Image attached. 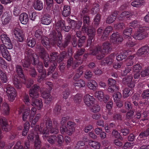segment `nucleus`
I'll list each match as a JSON object with an SVG mask.
<instances>
[{
  "label": "nucleus",
  "instance_id": "32",
  "mask_svg": "<svg viewBox=\"0 0 149 149\" xmlns=\"http://www.w3.org/2000/svg\"><path fill=\"white\" fill-rule=\"evenodd\" d=\"M70 13V9L68 6H64L62 12V15L65 17L68 16Z\"/></svg>",
  "mask_w": 149,
  "mask_h": 149
},
{
  "label": "nucleus",
  "instance_id": "27",
  "mask_svg": "<svg viewBox=\"0 0 149 149\" xmlns=\"http://www.w3.org/2000/svg\"><path fill=\"white\" fill-rule=\"evenodd\" d=\"M40 93L44 99L45 103H50L52 100L50 95L49 93H46L45 92L42 93V90H40Z\"/></svg>",
  "mask_w": 149,
  "mask_h": 149
},
{
  "label": "nucleus",
  "instance_id": "47",
  "mask_svg": "<svg viewBox=\"0 0 149 149\" xmlns=\"http://www.w3.org/2000/svg\"><path fill=\"white\" fill-rule=\"evenodd\" d=\"M56 137L54 135H53L51 136H49L47 139L48 141L50 143L53 144L55 141H56Z\"/></svg>",
  "mask_w": 149,
  "mask_h": 149
},
{
  "label": "nucleus",
  "instance_id": "21",
  "mask_svg": "<svg viewBox=\"0 0 149 149\" xmlns=\"http://www.w3.org/2000/svg\"><path fill=\"white\" fill-rule=\"evenodd\" d=\"M19 19L22 24H26L29 21L28 15L25 13H22L19 15Z\"/></svg>",
  "mask_w": 149,
  "mask_h": 149
},
{
  "label": "nucleus",
  "instance_id": "50",
  "mask_svg": "<svg viewBox=\"0 0 149 149\" xmlns=\"http://www.w3.org/2000/svg\"><path fill=\"white\" fill-rule=\"evenodd\" d=\"M112 27L111 26H108L105 29L104 32L103 33V35L102 36H104V34H105L106 35V37H107L108 35L109 34V33L112 31Z\"/></svg>",
  "mask_w": 149,
  "mask_h": 149
},
{
  "label": "nucleus",
  "instance_id": "38",
  "mask_svg": "<svg viewBox=\"0 0 149 149\" xmlns=\"http://www.w3.org/2000/svg\"><path fill=\"white\" fill-rule=\"evenodd\" d=\"M30 125L28 122H26L24 124V128L22 133V135L23 136H26L29 130Z\"/></svg>",
  "mask_w": 149,
  "mask_h": 149
},
{
  "label": "nucleus",
  "instance_id": "7",
  "mask_svg": "<svg viewBox=\"0 0 149 149\" xmlns=\"http://www.w3.org/2000/svg\"><path fill=\"white\" fill-rule=\"evenodd\" d=\"M102 48L103 50L99 46L97 47L95 49L91 51L90 54L95 55L97 54V58L99 60L101 59L104 56V52H108L110 48V44L108 42L104 43L102 45Z\"/></svg>",
  "mask_w": 149,
  "mask_h": 149
},
{
  "label": "nucleus",
  "instance_id": "15",
  "mask_svg": "<svg viewBox=\"0 0 149 149\" xmlns=\"http://www.w3.org/2000/svg\"><path fill=\"white\" fill-rule=\"evenodd\" d=\"M0 39L3 44L6 45V46L8 49H11L13 48V46L9 38L5 34L1 35Z\"/></svg>",
  "mask_w": 149,
  "mask_h": 149
},
{
  "label": "nucleus",
  "instance_id": "22",
  "mask_svg": "<svg viewBox=\"0 0 149 149\" xmlns=\"http://www.w3.org/2000/svg\"><path fill=\"white\" fill-rule=\"evenodd\" d=\"M145 3V1L144 0H133L131 4L134 7L139 8L144 5Z\"/></svg>",
  "mask_w": 149,
  "mask_h": 149
},
{
  "label": "nucleus",
  "instance_id": "54",
  "mask_svg": "<svg viewBox=\"0 0 149 149\" xmlns=\"http://www.w3.org/2000/svg\"><path fill=\"white\" fill-rule=\"evenodd\" d=\"M149 74V67L145 68L141 72V74L143 77H145Z\"/></svg>",
  "mask_w": 149,
  "mask_h": 149
},
{
  "label": "nucleus",
  "instance_id": "25",
  "mask_svg": "<svg viewBox=\"0 0 149 149\" xmlns=\"http://www.w3.org/2000/svg\"><path fill=\"white\" fill-rule=\"evenodd\" d=\"M87 85L89 88L94 91L95 90L97 87V83L92 80L89 81L87 83Z\"/></svg>",
  "mask_w": 149,
  "mask_h": 149
},
{
  "label": "nucleus",
  "instance_id": "52",
  "mask_svg": "<svg viewBox=\"0 0 149 149\" xmlns=\"http://www.w3.org/2000/svg\"><path fill=\"white\" fill-rule=\"evenodd\" d=\"M46 4L47 5V9L49 10L52 6L53 0H46Z\"/></svg>",
  "mask_w": 149,
  "mask_h": 149
},
{
  "label": "nucleus",
  "instance_id": "8",
  "mask_svg": "<svg viewBox=\"0 0 149 149\" xmlns=\"http://www.w3.org/2000/svg\"><path fill=\"white\" fill-rule=\"evenodd\" d=\"M16 71L18 76L22 79L19 78H14L13 81V84L17 88H20L22 87V83L21 82L23 80L24 81L23 83L25 84V78L23 74L21 66L19 65H17L16 66Z\"/></svg>",
  "mask_w": 149,
  "mask_h": 149
},
{
  "label": "nucleus",
  "instance_id": "35",
  "mask_svg": "<svg viewBox=\"0 0 149 149\" xmlns=\"http://www.w3.org/2000/svg\"><path fill=\"white\" fill-rule=\"evenodd\" d=\"M27 43L29 46L33 47L36 45V41L33 37H28L27 39Z\"/></svg>",
  "mask_w": 149,
  "mask_h": 149
},
{
  "label": "nucleus",
  "instance_id": "61",
  "mask_svg": "<svg viewBox=\"0 0 149 149\" xmlns=\"http://www.w3.org/2000/svg\"><path fill=\"white\" fill-rule=\"evenodd\" d=\"M82 97L80 95H76L74 97V101L76 102H80L81 100Z\"/></svg>",
  "mask_w": 149,
  "mask_h": 149
},
{
  "label": "nucleus",
  "instance_id": "9",
  "mask_svg": "<svg viewBox=\"0 0 149 149\" xmlns=\"http://www.w3.org/2000/svg\"><path fill=\"white\" fill-rule=\"evenodd\" d=\"M83 66H81L77 71L76 74L73 78V79L75 81L73 85L75 87L79 88L83 87L85 86L86 83L85 81L82 79H77L80 77L83 73Z\"/></svg>",
  "mask_w": 149,
  "mask_h": 149
},
{
  "label": "nucleus",
  "instance_id": "62",
  "mask_svg": "<svg viewBox=\"0 0 149 149\" xmlns=\"http://www.w3.org/2000/svg\"><path fill=\"white\" fill-rule=\"evenodd\" d=\"M133 144L132 143L127 142L125 144L124 148L125 149L127 148L131 149L133 147Z\"/></svg>",
  "mask_w": 149,
  "mask_h": 149
},
{
  "label": "nucleus",
  "instance_id": "48",
  "mask_svg": "<svg viewBox=\"0 0 149 149\" xmlns=\"http://www.w3.org/2000/svg\"><path fill=\"white\" fill-rule=\"evenodd\" d=\"M130 89L129 88H125L123 91V97L124 98H126L128 97L129 95V92Z\"/></svg>",
  "mask_w": 149,
  "mask_h": 149
},
{
  "label": "nucleus",
  "instance_id": "42",
  "mask_svg": "<svg viewBox=\"0 0 149 149\" xmlns=\"http://www.w3.org/2000/svg\"><path fill=\"white\" fill-rule=\"evenodd\" d=\"M130 26H131L133 28L136 27L139 28V27H142L140 25L139 22H138L136 20H134L130 23Z\"/></svg>",
  "mask_w": 149,
  "mask_h": 149
},
{
  "label": "nucleus",
  "instance_id": "12",
  "mask_svg": "<svg viewBox=\"0 0 149 149\" xmlns=\"http://www.w3.org/2000/svg\"><path fill=\"white\" fill-rule=\"evenodd\" d=\"M6 92L9 100L12 101L15 99L16 96V91L14 88L8 86L6 88Z\"/></svg>",
  "mask_w": 149,
  "mask_h": 149
},
{
  "label": "nucleus",
  "instance_id": "36",
  "mask_svg": "<svg viewBox=\"0 0 149 149\" xmlns=\"http://www.w3.org/2000/svg\"><path fill=\"white\" fill-rule=\"evenodd\" d=\"M99 11V8L98 4L95 3L93 5L91 12L92 14H95L98 13Z\"/></svg>",
  "mask_w": 149,
  "mask_h": 149
},
{
  "label": "nucleus",
  "instance_id": "14",
  "mask_svg": "<svg viewBox=\"0 0 149 149\" xmlns=\"http://www.w3.org/2000/svg\"><path fill=\"white\" fill-rule=\"evenodd\" d=\"M13 33L17 40L22 42L24 40V36L21 30L19 28H15L13 30Z\"/></svg>",
  "mask_w": 149,
  "mask_h": 149
},
{
  "label": "nucleus",
  "instance_id": "57",
  "mask_svg": "<svg viewBox=\"0 0 149 149\" xmlns=\"http://www.w3.org/2000/svg\"><path fill=\"white\" fill-rule=\"evenodd\" d=\"M20 11L19 8L17 6H15L14 7L13 11V13L15 16H17L19 14Z\"/></svg>",
  "mask_w": 149,
  "mask_h": 149
},
{
  "label": "nucleus",
  "instance_id": "13",
  "mask_svg": "<svg viewBox=\"0 0 149 149\" xmlns=\"http://www.w3.org/2000/svg\"><path fill=\"white\" fill-rule=\"evenodd\" d=\"M65 22L63 21H58L56 24V29L57 31V34H56V36H58V32H59L60 34L59 31L60 30H64L66 32H68L70 29V27L68 26H65ZM58 37V36H57Z\"/></svg>",
  "mask_w": 149,
  "mask_h": 149
},
{
  "label": "nucleus",
  "instance_id": "6",
  "mask_svg": "<svg viewBox=\"0 0 149 149\" xmlns=\"http://www.w3.org/2000/svg\"><path fill=\"white\" fill-rule=\"evenodd\" d=\"M90 22V19L87 15L84 16L83 18L84 25L82 30L83 31L87 32L89 38L87 42V46L90 45L95 35V31L94 29H88V26Z\"/></svg>",
  "mask_w": 149,
  "mask_h": 149
},
{
  "label": "nucleus",
  "instance_id": "29",
  "mask_svg": "<svg viewBox=\"0 0 149 149\" xmlns=\"http://www.w3.org/2000/svg\"><path fill=\"white\" fill-rule=\"evenodd\" d=\"M133 75H130L127 76L125 78L123 79V83L128 84V85L131 87H132L134 86L133 84L132 85V86H130L129 84H132V82H133L132 81L133 79Z\"/></svg>",
  "mask_w": 149,
  "mask_h": 149
},
{
  "label": "nucleus",
  "instance_id": "60",
  "mask_svg": "<svg viewBox=\"0 0 149 149\" xmlns=\"http://www.w3.org/2000/svg\"><path fill=\"white\" fill-rule=\"evenodd\" d=\"M115 20V17H112V16L110 15L107 18L106 22L108 24H111L113 23Z\"/></svg>",
  "mask_w": 149,
  "mask_h": 149
},
{
  "label": "nucleus",
  "instance_id": "28",
  "mask_svg": "<svg viewBox=\"0 0 149 149\" xmlns=\"http://www.w3.org/2000/svg\"><path fill=\"white\" fill-rule=\"evenodd\" d=\"M33 6L35 9L40 10L43 8V3L41 1L37 0L34 2Z\"/></svg>",
  "mask_w": 149,
  "mask_h": 149
},
{
  "label": "nucleus",
  "instance_id": "16",
  "mask_svg": "<svg viewBox=\"0 0 149 149\" xmlns=\"http://www.w3.org/2000/svg\"><path fill=\"white\" fill-rule=\"evenodd\" d=\"M40 52L39 54V56L40 58L44 60V64L45 67H47L48 65L49 57L48 55L45 52L44 49L41 48L40 50Z\"/></svg>",
  "mask_w": 149,
  "mask_h": 149
},
{
  "label": "nucleus",
  "instance_id": "44",
  "mask_svg": "<svg viewBox=\"0 0 149 149\" xmlns=\"http://www.w3.org/2000/svg\"><path fill=\"white\" fill-rule=\"evenodd\" d=\"M118 87L116 86H109L108 90L109 92L113 93L118 91Z\"/></svg>",
  "mask_w": 149,
  "mask_h": 149
},
{
  "label": "nucleus",
  "instance_id": "4",
  "mask_svg": "<svg viewBox=\"0 0 149 149\" xmlns=\"http://www.w3.org/2000/svg\"><path fill=\"white\" fill-rule=\"evenodd\" d=\"M40 87L37 85H34L29 91L30 97L32 98L31 105L33 107L36 106L38 110H40L43 107V104L41 100L36 99L39 96L38 91Z\"/></svg>",
  "mask_w": 149,
  "mask_h": 149
},
{
  "label": "nucleus",
  "instance_id": "64",
  "mask_svg": "<svg viewBox=\"0 0 149 149\" xmlns=\"http://www.w3.org/2000/svg\"><path fill=\"white\" fill-rule=\"evenodd\" d=\"M42 35V32L41 29L36 30L35 32V36L36 38L40 37Z\"/></svg>",
  "mask_w": 149,
  "mask_h": 149
},
{
  "label": "nucleus",
  "instance_id": "53",
  "mask_svg": "<svg viewBox=\"0 0 149 149\" xmlns=\"http://www.w3.org/2000/svg\"><path fill=\"white\" fill-rule=\"evenodd\" d=\"M93 128V126L91 125H89L85 126L84 128V131L85 133H88Z\"/></svg>",
  "mask_w": 149,
  "mask_h": 149
},
{
  "label": "nucleus",
  "instance_id": "19",
  "mask_svg": "<svg viewBox=\"0 0 149 149\" xmlns=\"http://www.w3.org/2000/svg\"><path fill=\"white\" fill-rule=\"evenodd\" d=\"M67 21L69 25L71 26V28L74 29H79L81 26L82 24L81 21H79L77 23L74 20L69 18L68 19Z\"/></svg>",
  "mask_w": 149,
  "mask_h": 149
},
{
  "label": "nucleus",
  "instance_id": "17",
  "mask_svg": "<svg viewBox=\"0 0 149 149\" xmlns=\"http://www.w3.org/2000/svg\"><path fill=\"white\" fill-rule=\"evenodd\" d=\"M111 41L114 43L121 42L123 38L118 33H113L110 37Z\"/></svg>",
  "mask_w": 149,
  "mask_h": 149
},
{
  "label": "nucleus",
  "instance_id": "59",
  "mask_svg": "<svg viewBox=\"0 0 149 149\" xmlns=\"http://www.w3.org/2000/svg\"><path fill=\"white\" fill-rule=\"evenodd\" d=\"M136 43L135 42L132 41V39L131 38V40H130L129 39V41L127 43V45L129 47H133L135 46Z\"/></svg>",
  "mask_w": 149,
  "mask_h": 149
},
{
  "label": "nucleus",
  "instance_id": "43",
  "mask_svg": "<svg viewBox=\"0 0 149 149\" xmlns=\"http://www.w3.org/2000/svg\"><path fill=\"white\" fill-rule=\"evenodd\" d=\"M100 107L97 104H95L92 106L91 109V110L93 112H97L99 111Z\"/></svg>",
  "mask_w": 149,
  "mask_h": 149
},
{
  "label": "nucleus",
  "instance_id": "41",
  "mask_svg": "<svg viewBox=\"0 0 149 149\" xmlns=\"http://www.w3.org/2000/svg\"><path fill=\"white\" fill-rule=\"evenodd\" d=\"M134 56V55L129 56L127 59L126 65L127 66H130L132 65L133 63V61L132 60Z\"/></svg>",
  "mask_w": 149,
  "mask_h": 149
},
{
  "label": "nucleus",
  "instance_id": "63",
  "mask_svg": "<svg viewBox=\"0 0 149 149\" xmlns=\"http://www.w3.org/2000/svg\"><path fill=\"white\" fill-rule=\"evenodd\" d=\"M68 54H66V53L65 52H62L60 55V57H59V59L57 61V62L58 63H59L61 61L63 58H64L66 56H67Z\"/></svg>",
  "mask_w": 149,
  "mask_h": 149
},
{
  "label": "nucleus",
  "instance_id": "51",
  "mask_svg": "<svg viewBox=\"0 0 149 149\" xmlns=\"http://www.w3.org/2000/svg\"><path fill=\"white\" fill-rule=\"evenodd\" d=\"M149 135V128H148L146 131L142 132L140 133L139 138H141L143 136H146Z\"/></svg>",
  "mask_w": 149,
  "mask_h": 149
},
{
  "label": "nucleus",
  "instance_id": "40",
  "mask_svg": "<svg viewBox=\"0 0 149 149\" xmlns=\"http://www.w3.org/2000/svg\"><path fill=\"white\" fill-rule=\"evenodd\" d=\"M0 79L1 82L3 83H6L7 81V79L6 74L2 72H0Z\"/></svg>",
  "mask_w": 149,
  "mask_h": 149
},
{
  "label": "nucleus",
  "instance_id": "39",
  "mask_svg": "<svg viewBox=\"0 0 149 149\" xmlns=\"http://www.w3.org/2000/svg\"><path fill=\"white\" fill-rule=\"evenodd\" d=\"M114 102L120 101L122 97L121 94L119 92H117L113 95Z\"/></svg>",
  "mask_w": 149,
  "mask_h": 149
},
{
  "label": "nucleus",
  "instance_id": "2",
  "mask_svg": "<svg viewBox=\"0 0 149 149\" xmlns=\"http://www.w3.org/2000/svg\"><path fill=\"white\" fill-rule=\"evenodd\" d=\"M33 51L31 49H27L25 53V58L27 60L26 61L24 62L23 63V66L24 67H28L30 65V61L31 60L33 59V64L35 65L38 63H39L37 67V70L40 73H42L41 74V77L39 76L38 79V81L39 82H41L44 78L45 77V74L44 72H43V66L41 63H39L38 60V56L36 54H33Z\"/></svg>",
  "mask_w": 149,
  "mask_h": 149
},
{
  "label": "nucleus",
  "instance_id": "46",
  "mask_svg": "<svg viewBox=\"0 0 149 149\" xmlns=\"http://www.w3.org/2000/svg\"><path fill=\"white\" fill-rule=\"evenodd\" d=\"M132 15L130 12L124 11L122 12L120 14V17H126L127 18H130Z\"/></svg>",
  "mask_w": 149,
  "mask_h": 149
},
{
  "label": "nucleus",
  "instance_id": "33",
  "mask_svg": "<svg viewBox=\"0 0 149 149\" xmlns=\"http://www.w3.org/2000/svg\"><path fill=\"white\" fill-rule=\"evenodd\" d=\"M2 110L3 113L5 115H8L10 112V109L8 104L6 102L3 103L2 105Z\"/></svg>",
  "mask_w": 149,
  "mask_h": 149
},
{
  "label": "nucleus",
  "instance_id": "23",
  "mask_svg": "<svg viewBox=\"0 0 149 149\" xmlns=\"http://www.w3.org/2000/svg\"><path fill=\"white\" fill-rule=\"evenodd\" d=\"M88 144L90 146L95 149H100L101 147L100 143L96 141L89 140Z\"/></svg>",
  "mask_w": 149,
  "mask_h": 149
},
{
  "label": "nucleus",
  "instance_id": "55",
  "mask_svg": "<svg viewBox=\"0 0 149 149\" xmlns=\"http://www.w3.org/2000/svg\"><path fill=\"white\" fill-rule=\"evenodd\" d=\"M108 83L109 86H116V81L112 78H109L108 80Z\"/></svg>",
  "mask_w": 149,
  "mask_h": 149
},
{
  "label": "nucleus",
  "instance_id": "5",
  "mask_svg": "<svg viewBox=\"0 0 149 149\" xmlns=\"http://www.w3.org/2000/svg\"><path fill=\"white\" fill-rule=\"evenodd\" d=\"M57 33L55 31H52L49 35L50 42L48 38L43 36L42 38L41 43L42 45L46 48L49 47L50 43L52 45H54L57 43H60V42L61 40V34L59 32L58 33V37L56 36Z\"/></svg>",
  "mask_w": 149,
  "mask_h": 149
},
{
  "label": "nucleus",
  "instance_id": "56",
  "mask_svg": "<svg viewBox=\"0 0 149 149\" xmlns=\"http://www.w3.org/2000/svg\"><path fill=\"white\" fill-rule=\"evenodd\" d=\"M57 53L56 52L51 53L50 55L51 59L52 61H54L57 60V61L59 59L57 58Z\"/></svg>",
  "mask_w": 149,
  "mask_h": 149
},
{
  "label": "nucleus",
  "instance_id": "34",
  "mask_svg": "<svg viewBox=\"0 0 149 149\" xmlns=\"http://www.w3.org/2000/svg\"><path fill=\"white\" fill-rule=\"evenodd\" d=\"M127 54V55L130 54V52L129 50L127 52H125V53H121L119 54L116 56V59L118 61H120L126 58Z\"/></svg>",
  "mask_w": 149,
  "mask_h": 149
},
{
  "label": "nucleus",
  "instance_id": "45",
  "mask_svg": "<svg viewBox=\"0 0 149 149\" xmlns=\"http://www.w3.org/2000/svg\"><path fill=\"white\" fill-rule=\"evenodd\" d=\"M1 53L3 56L7 60L10 61V60L11 57L8 50H6V51Z\"/></svg>",
  "mask_w": 149,
  "mask_h": 149
},
{
  "label": "nucleus",
  "instance_id": "31",
  "mask_svg": "<svg viewBox=\"0 0 149 149\" xmlns=\"http://www.w3.org/2000/svg\"><path fill=\"white\" fill-rule=\"evenodd\" d=\"M11 20V17L10 15L3 16L2 17V24L4 25L9 24Z\"/></svg>",
  "mask_w": 149,
  "mask_h": 149
},
{
  "label": "nucleus",
  "instance_id": "20",
  "mask_svg": "<svg viewBox=\"0 0 149 149\" xmlns=\"http://www.w3.org/2000/svg\"><path fill=\"white\" fill-rule=\"evenodd\" d=\"M52 19L50 16L48 14L44 15L41 19V23L44 25H48L51 23Z\"/></svg>",
  "mask_w": 149,
  "mask_h": 149
},
{
  "label": "nucleus",
  "instance_id": "58",
  "mask_svg": "<svg viewBox=\"0 0 149 149\" xmlns=\"http://www.w3.org/2000/svg\"><path fill=\"white\" fill-rule=\"evenodd\" d=\"M84 52V49H83L78 50L74 56L75 58L77 60H78L79 57L82 55Z\"/></svg>",
  "mask_w": 149,
  "mask_h": 149
},
{
  "label": "nucleus",
  "instance_id": "3",
  "mask_svg": "<svg viewBox=\"0 0 149 149\" xmlns=\"http://www.w3.org/2000/svg\"><path fill=\"white\" fill-rule=\"evenodd\" d=\"M23 107H21L18 108L17 111H18V113L21 114L22 112V110ZM24 112L22 114V118L24 120L26 119L27 117L30 115L29 117V121L30 122L31 121V127H33L35 125L36 123L38 121L40 118L41 115L40 114H37L35 116L34 118L32 120L34 116L36 114V108L33 107L31 108V111L30 108L28 106L24 107Z\"/></svg>",
  "mask_w": 149,
  "mask_h": 149
},
{
  "label": "nucleus",
  "instance_id": "26",
  "mask_svg": "<svg viewBox=\"0 0 149 149\" xmlns=\"http://www.w3.org/2000/svg\"><path fill=\"white\" fill-rule=\"evenodd\" d=\"M132 29L130 28H127L125 29L123 32V36L125 38H128L131 40V34L132 32Z\"/></svg>",
  "mask_w": 149,
  "mask_h": 149
},
{
  "label": "nucleus",
  "instance_id": "30",
  "mask_svg": "<svg viewBox=\"0 0 149 149\" xmlns=\"http://www.w3.org/2000/svg\"><path fill=\"white\" fill-rule=\"evenodd\" d=\"M95 97L101 101H102L104 97V93L101 90H98L96 91L95 93Z\"/></svg>",
  "mask_w": 149,
  "mask_h": 149
},
{
  "label": "nucleus",
  "instance_id": "24",
  "mask_svg": "<svg viewBox=\"0 0 149 149\" xmlns=\"http://www.w3.org/2000/svg\"><path fill=\"white\" fill-rule=\"evenodd\" d=\"M114 57L113 55H110L103 60L101 62V64L104 65L105 63L108 65H111L113 62Z\"/></svg>",
  "mask_w": 149,
  "mask_h": 149
},
{
  "label": "nucleus",
  "instance_id": "49",
  "mask_svg": "<svg viewBox=\"0 0 149 149\" xmlns=\"http://www.w3.org/2000/svg\"><path fill=\"white\" fill-rule=\"evenodd\" d=\"M142 68L141 66L139 64H136L134 65L133 67V71L134 72H139V70Z\"/></svg>",
  "mask_w": 149,
  "mask_h": 149
},
{
  "label": "nucleus",
  "instance_id": "18",
  "mask_svg": "<svg viewBox=\"0 0 149 149\" xmlns=\"http://www.w3.org/2000/svg\"><path fill=\"white\" fill-rule=\"evenodd\" d=\"M84 100L85 104L88 107L92 106L95 101L94 97L88 94L84 96Z\"/></svg>",
  "mask_w": 149,
  "mask_h": 149
},
{
  "label": "nucleus",
  "instance_id": "37",
  "mask_svg": "<svg viewBox=\"0 0 149 149\" xmlns=\"http://www.w3.org/2000/svg\"><path fill=\"white\" fill-rule=\"evenodd\" d=\"M149 52V47L147 46L142 47L138 50V53L140 54H146Z\"/></svg>",
  "mask_w": 149,
  "mask_h": 149
},
{
  "label": "nucleus",
  "instance_id": "10",
  "mask_svg": "<svg viewBox=\"0 0 149 149\" xmlns=\"http://www.w3.org/2000/svg\"><path fill=\"white\" fill-rule=\"evenodd\" d=\"M149 33V27H139L134 33L133 37L134 39L140 40L146 37Z\"/></svg>",
  "mask_w": 149,
  "mask_h": 149
},
{
  "label": "nucleus",
  "instance_id": "11",
  "mask_svg": "<svg viewBox=\"0 0 149 149\" xmlns=\"http://www.w3.org/2000/svg\"><path fill=\"white\" fill-rule=\"evenodd\" d=\"M67 126L68 129L65 126H63L60 127V131L61 133H66L68 135H70L74 130V123L71 121H69L67 123Z\"/></svg>",
  "mask_w": 149,
  "mask_h": 149
},
{
  "label": "nucleus",
  "instance_id": "1",
  "mask_svg": "<svg viewBox=\"0 0 149 149\" xmlns=\"http://www.w3.org/2000/svg\"><path fill=\"white\" fill-rule=\"evenodd\" d=\"M43 125L41 124L40 127L38 125H36L35 128V130L37 131L38 132H35L34 133L29 134L28 136V139L30 141H32L35 140V149H40V141L38 136V132L42 133L43 134L42 137L44 139L47 138L49 134L50 131L51 133L54 134H57L58 132V125L57 123H54V127L52 129V121L49 120H48L46 123V127L42 131V128Z\"/></svg>",
  "mask_w": 149,
  "mask_h": 149
}]
</instances>
